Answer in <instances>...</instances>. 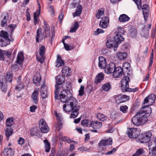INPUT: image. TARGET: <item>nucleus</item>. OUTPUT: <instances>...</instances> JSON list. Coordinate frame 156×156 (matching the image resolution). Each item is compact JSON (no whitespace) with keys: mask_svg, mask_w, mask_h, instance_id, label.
I'll return each mask as SVG.
<instances>
[{"mask_svg":"<svg viewBox=\"0 0 156 156\" xmlns=\"http://www.w3.org/2000/svg\"><path fill=\"white\" fill-rule=\"evenodd\" d=\"M10 40L9 37V34L7 32L2 30L0 32V46L5 47L9 44Z\"/></svg>","mask_w":156,"mask_h":156,"instance_id":"39448f33","label":"nucleus"},{"mask_svg":"<svg viewBox=\"0 0 156 156\" xmlns=\"http://www.w3.org/2000/svg\"><path fill=\"white\" fill-rule=\"evenodd\" d=\"M59 98L61 102L67 103L72 98V95L68 89L63 90L60 93Z\"/></svg>","mask_w":156,"mask_h":156,"instance_id":"20e7f679","label":"nucleus"},{"mask_svg":"<svg viewBox=\"0 0 156 156\" xmlns=\"http://www.w3.org/2000/svg\"><path fill=\"white\" fill-rule=\"evenodd\" d=\"M49 11L52 14L55 13L54 6L52 5H50L48 6Z\"/></svg>","mask_w":156,"mask_h":156,"instance_id":"774afa93","label":"nucleus"},{"mask_svg":"<svg viewBox=\"0 0 156 156\" xmlns=\"http://www.w3.org/2000/svg\"><path fill=\"white\" fill-rule=\"evenodd\" d=\"M62 72L63 76H69L71 73V69L67 66L63 67L62 69Z\"/></svg>","mask_w":156,"mask_h":156,"instance_id":"393cba45","label":"nucleus"},{"mask_svg":"<svg viewBox=\"0 0 156 156\" xmlns=\"http://www.w3.org/2000/svg\"><path fill=\"white\" fill-rule=\"evenodd\" d=\"M130 19V18L125 14L121 15L119 20L121 22H125L128 21Z\"/></svg>","mask_w":156,"mask_h":156,"instance_id":"7c9ffc66","label":"nucleus"},{"mask_svg":"<svg viewBox=\"0 0 156 156\" xmlns=\"http://www.w3.org/2000/svg\"><path fill=\"white\" fill-rule=\"evenodd\" d=\"M60 114L58 113L57 114V113L56 114V116L57 117V123L55 125V127L58 128V130L59 131L62 128L63 124L62 122V119L60 116Z\"/></svg>","mask_w":156,"mask_h":156,"instance_id":"4468645a","label":"nucleus"},{"mask_svg":"<svg viewBox=\"0 0 156 156\" xmlns=\"http://www.w3.org/2000/svg\"><path fill=\"white\" fill-rule=\"evenodd\" d=\"M7 20H6V17L5 16L3 20H2L1 22V26L2 27H4L6 25Z\"/></svg>","mask_w":156,"mask_h":156,"instance_id":"13d9d810","label":"nucleus"},{"mask_svg":"<svg viewBox=\"0 0 156 156\" xmlns=\"http://www.w3.org/2000/svg\"><path fill=\"white\" fill-rule=\"evenodd\" d=\"M29 9H28L26 11V16L27 17V21H29L30 20V13L29 12Z\"/></svg>","mask_w":156,"mask_h":156,"instance_id":"680f3d73","label":"nucleus"},{"mask_svg":"<svg viewBox=\"0 0 156 156\" xmlns=\"http://www.w3.org/2000/svg\"><path fill=\"white\" fill-rule=\"evenodd\" d=\"M155 98V95L154 94H152L145 98L144 100V104H145L148 103L149 105H151L154 102Z\"/></svg>","mask_w":156,"mask_h":156,"instance_id":"f8f14e48","label":"nucleus"},{"mask_svg":"<svg viewBox=\"0 0 156 156\" xmlns=\"http://www.w3.org/2000/svg\"><path fill=\"white\" fill-rule=\"evenodd\" d=\"M39 128L41 132L44 133H46L49 131V128L44 119H41L39 122Z\"/></svg>","mask_w":156,"mask_h":156,"instance_id":"9d476101","label":"nucleus"},{"mask_svg":"<svg viewBox=\"0 0 156 156\" xmlns=\"http://www.w3.org/2000/svg\"><path fill=\"white\" fill-rule=\"evenodd\" d=\"M141 8H142L143 13H146V12H148L149 9V6L147 4L143 5L142 7H141Z\"/></svg>","mask_w":156,"mask_h":156,"instance_id":"a18cd8bd","label":"nucleus"},{"mask_svg":"<svg viewBox=\"0 0 156 156\" xmlns=\"http://www.w3.org/2000/svg\"><path fill=\"white\" fill-rule=\"evenodd\" d=\"M129 33L131 37L132 38L136 36V30L133 27H131L128 30Z\"/></svg>","mask_w":156,"mask_h":156,"instance_id":"c756f323","label":"nucleus"},{"mask_svg":"<svg viewBox=\"0 0 156 156\" xmlns=\"http://www.w3.org/2000/svg\"><path fill=\"white\" fill-rule=\"evenodd\" d=\"M84 86H81L79 90V95L80 96H82L84 93Z\"/></svg>","mask_w":156,"mask_h":156,"instance_id":"bf43d9fd","label":"nucleus"},{"mask_svg":"<svg viewBox=\"0 0 156 156\" xmlns=\"http://www.w3.org/2000/svg\"><path fill=\"white\" fill-rule=\"evenodd\" d=\"M99 62L98 66L101 69H104L106 67V60L103 57L100 56L98 58Z\"/></svg>","mask_w":156,"mask_h":156,"instance_id":"dca6fc26","label":"nucleus"},{"mask_svg":"<svg viewBox=\"0 0 156 156\" xmlns=\"http://www.w3.org/2000/svg\"><path fill=\"white\" fill-rule=\"evenodd\" d=\"M60 85L56 84L55 85V99L59 100L58 92H59V90L61 89V87H59Z\"/></svg>","mask_w":156,"mask_h":156,"instance_id":"473e14b6","label":"nucleus"},{"mask_svg":"<svg viewBox=\"0 0 156 156\" xmlns=\"http://www.w3.org/2000/svg\"><path fill=\"white\" fill-rule=\"evenodd\" d=\"M41 80V77L40 74H37L34 76L33 78L34 83L36 84V86H38L39 83Z\"/></svg>","mask_w":156,"mask_h":156,"instance_id":"2f4dec72","label":"nucleus"},{"mask_svg":"<svg viewBox=\"0 0 156 156\" xmlns=\"http://www.w3.org/2000/svg\"><path fill=\"white\" fill-rule=\"evenodd\" d=\"M104 11L101 10H98L96 15V17L98 19H101L103 18V16L104 15Z\"/></svg>","mask_w":156,"mask_h":156,"instance_id":"ea45409f","label":"nucleus"},{"mask_svg":"<svg viewBox=\"0 0 156 156\" xmlns=\"http://www.w3.org/2000/svg\"><path fill=\"white\" fill-rule=\"evenodd\" d=\"M46 91V89L45 90H41V96L43 98H45L46 97V94H45V92Z\"/></svg>","mask_w":156,"mask_h":156,"instance_id":"0e129e2a","label":"nucleus"},{"mask_svg":"<svg viewBox=\"0 0 156 156\" xmlns=\"http://www.w3.org/2000/svg\"><path fill=\"white\" fill-rule=\"evenodd\" d=\"M22 80V76H19L17 80V85L16 87V90H20L22 89H23L25 87V85L24 83V81Z\"/></svg>","mask_w":156,"mask_h":156,"instance_id":"2eb2a0df","label":"nucleus"},{"mask_svg":"<svg viewBox=\"0 0 156 156\" xmlns=\"http://www.w3.org/2000/svg\"><path fill=\"white\" fill-rule=\"evenodd\" d=\"M23 55L22 52L19 53L17 55L16 62L17 63L21 64L23 61Z\"/></svg>","mask_w":156,"mask_h":156,"instance_id":"72a5a7b5","label":"nucleus"},{"mask_svg":"<svg viewBox=\"0 0 156 156\" xmlns=\"http://www.w3.org/2000/svg\"><path fill=\"white\" fill-rule=\"evenodd\" d=\"M126 134L130 138H137L138 139L140 135V131L135 128H128L126 132Z\"/></svg>","mask_w":156,"mask_h":156,"instance_id":"0eeeda50","label":"nucleus"},{"mask_svg":"<svg viewBox=\"0 0 156 156\" xmlns=\"http://www.w3.org/2000/svg\"><path fill=\"white\" fill-rule=\"evenodd\" d=\"M13 118H8L6 120V126H11L13 123Z\"/></svg>","mask_w":156,"mask_h":156,"instance_id":"c03bdc74","label":"nucleus"},{"mask_svg":"<svg viewBox=\"0 0 156 156\" xmlns=\"http://www.w3.org/2000/svg\"><path fill=\"white\" fill-rule=\"evenodd\" d=\"M128 107L126 105L121 106L120 107V110L123 113H126L127 112Z\"/></svg>","mask_w":156,"mask_h":156,"instance_id":"09e8293b","label":"nucleus"},{"mask_svg":"<svg viewBox=\"0 0 156 156\" xmlns=\"http://www.w3.org/2000/svg\"><path fill=\"white\" fill-rule=\"evenodd\" d=\"M79 26V24L77 21L74 23V26L71 27L70 30V33H73L75 32L77 29L78 28Z\"/></svg>","mask_w":156,"mask_h":156,"instance_id":"58836bf2","label":"nucleus"},{"mask_svg":"<svg viewBox=\"0 0 156 156\" xmlns=\"http://www.w3.org/2000/svg\"><path fill=\"white\" fill-rule=\"evenodd\" d=\"M104 33V31L101 29L98 28L97 29L96 31L94 32V35L97 36L99 34L103 33Z\"/></svg>","mask_w":156,"mask_h":156,"instance_id":"3c124183","label":"nucleus"},{"mask_svg":"<svg viewBox=\"0 0 156 156\" xmlns=\"http://www.w3.org/2000/svg\"><path fill=\"white\" fill-rule=\"evenodd\" d=\"M39 93L37 90H35L34 91L31 96V98L34 102L35 104H37L38 103L37 97Z\"/></svg>","mask_w":156,"mask_h":156,"instance_id":"b1692460","label":"nucleus"},{"mask_svg":"<svg viewBox=\"0 0 156 156\" xmlns=\"http://www.w3.org/2000/svg\"><path fill=\"white\" fill-rule=\"evenodd\" d=\"M112 139L111 138H109L108 140H102L100 141L99 143V145L100 146H107L112 145Z\"/></svg>","mask_w":156,"mask_h":156,"instance_id":"412c9836","label":"nucleus"},{"mask_svg":"<svg viewBox=\"0 0 156 156\" xmlns=\"http://www.w3.org/2000/svg\"><path fill=\"white\" fill-rule=\"evenodd\" d=\"M5 156H13L14 151L11 147H5L3 152Z\"/></svg>","mask_w":156,"mask_h":156,"instance_id":"f3484780","label":"nucleus"},{"mask_svg":"<svg viewBox=\"0 0 156 156\" xmlns=\"http://www.w3.org/2000/svg\"><path fill=\"white\" fill-rule=\"evenodd\" d=\"M104 74L102 73H98L95 77L94 82L97 84H98L104 80Z\"/></svg>","mask_w":156,"mask_h":156,"instance_id":"aec40b11","label":"nucleus"},{"mask_svg":"<svg viewBox=\"0 0 156 156\" xmlns=\"http://www.w3.org/2000/svg\"><path fill=\"white\" fill-rule=\"evenodd\" d=\"M38 130L37 128L32 129L30 130L31 134L33 136H37Z\"/></svg>","mask_w":156,"mask_h":156,"instance_id":"5fc2aeb1","label":"nucleus"},{"mask_svg":"<svg viewBox=\"0 0 156 156\" xmlns=\"http://www.w3.org/2000/svg\"><path fill=\"white\" fill-rule=\"evenodd\" d=\"M5 51L0 49V60L4 61L5 60Z\"/></svg>","mask_w":156,"mask_h":156,"instance_id":"603ef678","label":"nucleus"},{"mask_svg":"<svg viewBox=\"0 0 156 156\" xmlns=\"http://www.w3.org/2000/svg\"><path fill=\"white\" fill-rule=\"evenodd\" d=\"M145 152L143 148H140L137 149L135 153L133 154L132 156H139L144 154Z\"/></svg>","mask_w":156,"mask_h":156,"instance_id":"f704fd0d","label":"nucleus"},{"mask_svg":"<svg viewBox=\"0 0 156 156\" xmlns=\"http://www.w3.org/2000/svg\"><path fill=\"white\" fill-rule=\"evenodd\" d=\"M119 98V101H120V102H125L129 100V97L126 95H124L121 96Z\"/></svg>","mask_w":156,"mask_h":156,"instance_id":"a19ab883","label":"nucleus"},{"mask_svg":"<svg viewBox=\"0 0 156 156\" xmlns=\"http://www.w3.org/2000/svg\"><path fill=\"white\" fill-rule=\"evenodd\" d=\"M5 133L7 137H9L13 133V130L11 126H6Z\"/></svg>","mask_w":156,"mask_h":156,"instance_id":"cd10ccee","label":"nucleus"},{"mask_svg":"<svg viewBox=\"0 0 156 156\" xmlns=\"http://www.w3.org/2000/svg\"><path fill=\"white\" fill-rule=\"evenodd\" d=\"M113 72V76L115 78L120 77L124 74L123 69L120 67H115Z\"/></svg>","mask_w":156,"mask_h":156,"instance_id":"9b49d317","label":"nucleus"},{"mask_svg":"<svg viewBox=\"0 0 156 156\" xmlns=\"http://www.w3.org/2000/svg\"><path fill=\"white\" fill-rule=\"evenodd\" d=\"M57 64L55 66L56 67L58 68L60 66H62L64 65L65 63L64 61L62 59L61 56L58 55L57 59L56 61Z\"/></svg>","mask_w":156,"mask_h":156,"instance_id":"a878e982","label":"nucleus"},{"mask_svg":"<svg viewBox=\"0 0 156 156\" xmlns=\"http://www.w3.org/2000/svg\"><path fill=\"white\" fill-rule=\"evenodd\" d=\"M67 155L66 152L64 151H59L56 156H66Z\"/></svg>","mask_w":156,"mask_h":156,"instance_id":"4d7b16f0","label":"nucleus"},{"mask_svg":"<svg viewBox=\"0 0 156 156\" xmlns=\"http://www.w3.org/2000/svg\"><path fill=\"white\" fill-rule=\"evenodd\" d=\"M127 56L126 52H119L116 53V57L119 60H123L126 59Z\"/></svg>","mask_w":156,"mask_h":156,"instance_id":"a211bd4d","label":"nucleus"},{"mask_svg":"<svg viewBox=\"0 0 156 156\" xmlns=\"http://www.w3.org/2000/svg\"><path fill=\"white\" fill-rule=\"evenodd\" d=\"M16 26L17 25L14 24H11L8 26V27L10 28L11 34H12L15 28L16 27Z\"/></svg>","mask_w":156,"mask_h":156,"instance_id":"6e6d98bb","label":"nucleus"},{"mask_svg":"<svg viewBox=\"0 0 156 156\" xmlns=\"http://www.w3.org/2000/svg\"><path fill=\"white\" fill-rule=\"evenodd\" d=\"M112 88L111 83L110 82H108L102 85L101 87V90L105 91H108Z\"/></svg>","mask_w":156,"mask_h":156,"instance_id":"6ab92c4d","label":"nucleus"},{"mask_svg":"<svg viewBox=\"0 0 156 156\" xmlns=\"http://www.w3.org/2000/svg\"><path fill=\"white\" fill-rule=\"evenodd\" d=\"M106 45L108 48L113 47L114 49L115 45V43L110 40H108L107 41Z\"/></svg>","mask_w":156,"mask_h":156,"instance_id":"4c0bfd02","label":"nucleus"},{"mask_svg":"<svg viewBox=\"0 0 156 156\" xmlns=\"http://www.w3.org/2000/svg\"><path fill=\"white\" fill-rule=\"evenodd\" d=\"M116 149L115 148H113L111 151H108L107 153H105V155H111L113 154L116 151Z\"/></svg>","mask_w":156,"mask_h":156,"instance_id":"e2e57ef3","label":"nucleus"},{"mask_svg":"<svg viewBox=\"0 0 156 156\" xmlns=\"http://www.w3.org/2000/svg\"><path fill=\"white\" fill-rule=\"evenodd\" d=\"M78 104L77 100L74 98H72L70 101L69 104H65L63 105L64 110L66 112H69L73 110L80 109V106Z\"/></svg>","mask_w":156,"mask_h":156,"instance_id":"f03ea898","label":"nucleus"},{"mask_svg":"<svg viewBox=\"0 0 156 156\" xmlns=\"http://www.w3.org/2000/svg\"><path fill=\"white\" fill-rule=\"evenodd\" d=\"M65 80V77L63 76H59L56 78V84L60 85H62Z\"/></svg>","mask_w":156,"mask_h":156,"instance_id":"c85d7f7f","label":"nucleus"},{"mask_svg":"<svg viewBox=\"0 0 156 156\" xmlns=\"http://www.w3.org/2000/svg\"><path fill=\"white\" fill-rule=\"evenodd\" d=\"M45 49L44 46H41L39 49V55H36L37 61L41 63L44 62L45 57Z\"/></svg>","mask_w":156,"mask_h":156,"instance_id":"6e6552de","label":"nucleus"},{"mask_svg":"<svg viewBox=\"0 0 156 156\" xmlns=\"http://www.w3.org/2000/svg\"><path fill=\"white\" fill-rule=\"evenodd\" d=\"M137 5L139 9L141 8L142 2L141 0H133Z\"/></svg>","mask_w":156,"mask_h":156,"instance_id":"8fccbe9b","label":"nucleus"},{"mask_svg":"<svg viewBox=\"0 0 156 156\" xmlns=\"http://www.w3.org/2000/svg\"><path fill=\"white\" fill-rule=\"evenodd\" d=\"M89 121L88 119H84L81 122V124L82 126H87L89 124Z\"/></svg>","mask_w":156,"mask_h":156,"instance_id":"052dcab7","label":"nucleus"},{"mask_svg":"<svg viewBox=\"0 0 156 156\" xmlns=\"http://www.w3.org/2000/svg\"><path fill=\"white\" fill-rule=\"evenodd\" d=\"M42 29L41 28H39L37 31V35L36 36V41L37 42H39V38L40 37L39 32L41 33Z\"/></svg>","mask_w":156,"mask_h":156,"instance_id":"864d4df0","label":"nucleus"},{"mask_svg":"<svg viewBox=\"0 0 156 156\" xmlns=\"http://www.w3.org/2000/svg\"><path fill=\"white\" fill-rule=\"evenodd\" d=\"M82 6L81 5H78L77 6L76 11L73 13V15L74 17L80 16L82 12Z\"/></svg>","mask_w":156,"mask_h":156,"instance_id":"5701e85b","label":"nucleus"},{"mask_svg":"<svg viewBox=\"0 0 156 156\" xmlns=\"http://www.w3.org/2000/svg\"><path fill=\"white\" fill-rule=\"evenodd\" d=\"M97 117L99 120L102 121H104L107 120L108 118L107 116L101 113H98V114Z\"/></svg>","mask_w":156,"mask_h":156,"instance_id":"e433bc0d","label":"nucleus"},{"mask_svg":"<svg viewBox=\"0 0 156 156\" xmlns=\"http://www.w3.org/2000/svg\"><path fill=\"white\" fill-rule=\"evenodd\" d=\"M149 150L151 151L156 148V138L152 140L148 144Z\"/></svg>","mask_w":156,"mask_h":156,"instance_id":"bb28decb","label":"nucleus"},{"mask_svg":"<svg viewBox=\"0 0 156 156\" xmlns=\"http://www.w3.org/2000/svg\"><path fill=\"white\" fill-rule=\"evenodd\" d=\"M0 89L4 92H5L7 91V88L6 86L2 82H0Z\"/></svg>","mask_w":156,"mask_h":156,"instance_id":"37998d69","label":"nucleus"},{"mask_svg":"<svg viewBox=\"0 0 156 156\" xmlns=\"http://www.w3.org/2000/svg\"><path fill=\"white\" fill-rule=\"evenodd\" d=\"M44 142L45 144V151L46 152H48L51 149L50 144L46 139L44 140Z\"/></svg>","mask_w":156,"mask_h":156,"instance_id":"c9c22d12","label":"nucleus"},{"mask_svg":"<svg viewBox=\"0 0 156 156\" xmlns=\"http://www.w3.org/2000/svg\"><path fill=\"white\" fill-rule=\"evenodd\" d=\"M116 66L113 62H111L107 65L105 68V71L107 74H111L113 73V71Z\"/></svg>","mask_w":156,"mask_h":156,"instance_id":"ddd939ff","label":"nucleus"},{"mask_svg":"<svg viewBox=\"0 0 156 156\" xmlns=\"http://www.w3.org/2000/svg\"><path fill=\"white\" fill-rule=\"evenodd\" d=\"M12 74H10V73H8L6 74V80L7 82H11L12 78Z\"/></svg>","mask_w":156,"mask_h":156,"instance_id":"49530a36","label":"nucleus"},{"mask_svg":"<svg viewBox=\"0 0 156 156\" xmlns=\"http://www.w3.org/2000/svg\"><path fill=\"white\" fill-rule=\"evenodd\" d=\"M153 54H152L151 55L150 58L149 69H150V67H151V66L152 65V64L153 63Z\"/></svg>","mask_w":156,"mask_h":156,"instance_id":"338daca9","label":"nucleus"},{"mask_svg":"<svg viewBox=\"0 0 156 156\" xmlns=\"http://www.w3.org/2000/svg\"><path fill=\"white\" fill-rule=\"evenodd\" d=\"M99 25L100 27L102 28H106L108 26V24L103 23H101L100 22Z\"/></svg>","mask_w":156,"mask_h":156,"instance_id":"69168bd1","label":"nucleus"},{"mask_svg":"<svg viewBox=\"0 0 156 156\" xmlns=\"http://www.w3.org/2000/svg\"><path fill=\"white\" fill-rule=\"evenodd\" d=\"M151 136V132L150 131L147 132L146 133L140 134L136 141L138 142L146 143L150 141Z\"/></svg>","mask_w":156,"mask_h":156,"instance_id":"423d86ee","label":"nucleus"},{"mask_svg":"<svg viewBox=\"0 0 156 156\" xmlns=\"http://www.w3.org/2000/svg\"><path fill=\"white\" fill-rule=\"evenodd\" d=\"M109 22V18L107 16H104L101 18V20L100 21V22L102 23H106L108 24Z\"/></svg>","mask_w":156,"mask_h":156,"instance_id":"de8ad7c7","label":"nucleus"},{"mask_svg":"<svg viewBox=\"0 0 156 156\" xmlns=\"http://www.w3.org/2000/svg\"><path fill=\"white\" fill-rule=\"evenodd\" d=\"M151 111V108L149 106H143L132 119L133 123L138 126L146 123L148 121L147 117L150 115Z\"/></svg>","mask_w":156,"mask_h":156,"instance_id":"f257e3e1","label":"nucleus"},{"mask_svg":"<svg viewBox=\"0 0 156 156\" xmlns=\"http://www.w3.org/2000/svg\"><path fill=\"white\" fill-rule=\"evenodd\" d=\"M90 126L94 129H99L102 126V123L98 121H93L90 123Z\"/></svg>","mask_w":156,"mask_h":156,"instance_id":"4be33fe9","label":"nucleus"},{"mask_svg":"<svg viewBox=\"0 0 156 156\" xmlns=\"http://www.w3.org/2000/svg\"><path fill=\"white\" fill-rule=\"evenodd\" d=\"M129 77L127 76H124L121 80V86L122 91L124 92H133L137 91L138 89L137 88L132 89L129 88Z\"/></svg>","mask_w":156,"mask_h":156,"instance_id":"7ed1b4c3","label":"nucleus"},{"mask_svg":"<svg viewBox=\"0 0 156 156\" xmlns=\"http://www.w3.org/2000/svg\"><path fill=\"white\" fill-rule=\"evenodd\" d=\"M79 109H76L72 110L71 114V117L73 118L76 117L79 113Z\"/></svg>","mask_w":156,"mask_h":156,"instance_id":"79ce46f5","label":"nucleus"},{"mask_svg":"<svg viewBox=\"0 0 156 156\" xmlns=\"http://www.w3.org/2000/svg\"><path fill=\"white\" fill-rule=\"evenodd\" d=\"M114 40L115 43L114 51H116L118 47L119 44L124 40V38L120 34V33H117L114 36Z\"/></svg>","mask_w":156,"mask_h":156,"instance_id":"1a4fd4ad","label":"nucleus"}]
</instances>
